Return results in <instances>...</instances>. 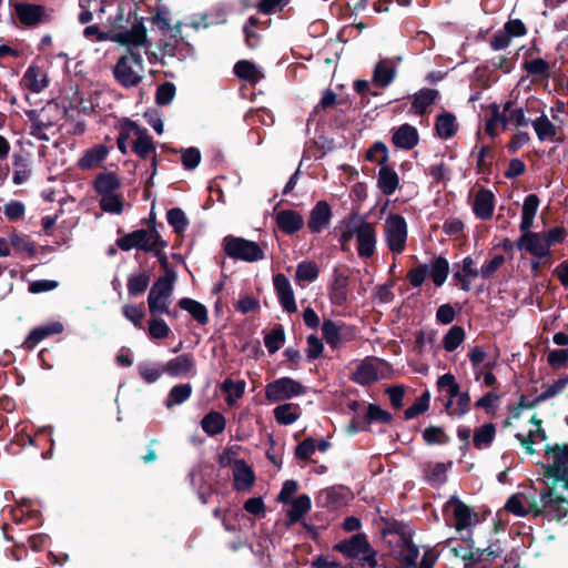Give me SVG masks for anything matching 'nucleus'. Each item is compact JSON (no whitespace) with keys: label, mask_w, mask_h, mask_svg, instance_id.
Wrapping results in <instances>:
<instances>
[{"label":"nucleus","mask_w":568,"mask_h":568,"mask_svg":"<svg viewBox=\"0 0 568 568\" xmlns=\"http://www.w3.org/2000/svg\"><path fill=\"white\" fill-rule=\"evenodd\" d=\"M83 36L90 40L113 41L126 47H144L148 43L146 29L139 17L123 12V30L102 32L98 26H88Z\"/></svg>","instance_id":"nucleus-1"},{"label":"nucleus","mask_w":568,"mask_h":568,"mask_svg":"<svg viewBox=\"0 0 568 568\" xmlns=\"http://www.w3.org/2000/svg\"><path fill=\"white\" fill-rule=\"evenodd\" d=\"M148 44L149 42L143 48ZM138 48L129 47L128 53L120 57L114 65V78L122 87H135L144 79L145 68L141 54L135 51Z\"/></svg>","instance_id":"nucleus-2"},{"label":"nucleus","mask_w":568,"mask_h":568,"mask_svg":"<svg viewBox=\"0 0 568 568\" xmlns=\"http://www.w3.org/2000/svg\"><path fill=\"white\" fill-rule=\"evenodd\" d=\"M176 274L168 271L152 285L148 295V306L152 315L170 314L171 297L173 294Z\"/></svg>","instance_id":"nucleus-3"},{"label":"nucleus","mask_w":568,"mask_h":568,"mask_svg":"<svg viewBox=\"0 0 568 568\" xmlns=\"http://www.w3.org/2000/svg\"><path fill=\"white\" fill-rule=\"evenodd\" d=\"M446 520L457 531L470 530L480 523V517L470 507L464 504L458 497L452 496L443 508Z\"/></svg>","instance_id":"nucleus-4"},{"label":"nucleus","mask_w":568,"mask_h":568,"mask_svg":"<svg viewBox=\"0 0 568 568\" xmlns=\"http://www.w3.org/2000/svg\"><path fill=\"white\" fill-rule=\"evenodd\" d=\"M335 549L348 558L358 559L369 568L377 566L376 551L371 547L364 534H356L348 540L335 545Z\"/></svg>","instance_id":"nucleus-5"},{"label":"nucleus","mask_w":568,"mask_h":568,"mask_svg":"<svg viewBox=\"0 0 568 568\" xmlns=\"http://www.w3.org/2000/svg\"><path fill=\"white\" fill-rule=\"evenodd\" d=\"M384 241L394 255L402 254L406 248L408 236L407 223L398 214H390L385 219L383 226Z\"/></svg>","instance_id":"nucleus-6"},{"label":"nucleus","mask_w":568,"mask_h":568,"mask_svg":"<svg viewBox=\"0 0 568 568\" xmlns=\"http://www.w3.org/2000/svg\"><path fill=\"white\" fill-rule=\"evenodd\" d=\"M223 248L227 256L245 262H257L264 258V250L253 241L236 236H225Z\"/></svg>","instance_id":"nucleus-7"},{"label":"nucleus","mask_w":568,"mask_h":568,"mask_svg":"<svg viewBox=\"0 0 568 568\" xmlns=\"http://www.w3.org/2000/svg\"><path fill=\"white\" fill-rule=\"evenodd\" d=\"M118 246L123 251L139 248L146 252H152L158 246H166V242L162 240L155 229L138 230L126 234L118 240Z\"/></svg>","instance_id":"nucleus-8"},{"label":"nucleus","mask_w":568,"mask_h":568,"mask_svg":"<svg viewBox=\"0 0 568 568\" xmlns=\"http://www.w3.org/2000/svg\"><path fill=\"white\" fill-rule=\"evenodd\" d=\"M60 113V109L54 102L47 103L40 111H30L28 113V118L31 123V135L39 140L48 141L49 136L43 132V130L53 126L57 122V116Z\"/></svg>","instance_id":"nucleus-9"},{"label":"nucleus","mask_w":568,"mask_h":568,"mask_svg":"<svg viewBox=\"0 0 568 568\" xmlns=\"http://www.w3.org/2000/svg\"><path fill=\"white\" fill-rule=\"evenodd\" d=\"M305 393V387L291 377H281L265 387V397L271 403L291 399Z\"/></svg>","instance_id":"nucleus-10"},{"label":"nucleus","mask_w":568,"mask_h":568,"mask_svg":"<svg viewBox=\"0 0 568 568\" xmlns=\"http://www.w3.org/2000/svg\"><path fill=\"white\" fill-rule=\"evenodd\" d=\"M356 232V251L361 258H371L374 256L377 246V233L375 224L366 221L365 219H358Z\"/></svg>","instance_id":"nucleus-11"},{"label":"nucleus","mask_w":568,"mask_h":568,"mask_svg":"<svg viewBox=\"0 0 568 568\" xmlns=\"http://www.w3.org/2000/svg\"><path fill=\"white\" fill-rule=\"evenodd\" d=\"M348 270L346 267L335 266L332 271V278L328 286V297L334 305L342 306L346 303L348 297Z\"/></svg>","instance_id":"nucleus-12"},{"label":"nucleus","mask_w":568,"mask_h":568,"mask_svg":"<svg viewBox=\"0 0 568 568\" xmlns=\"http://www.w3.org/2000/svg\"><path fill=\"white\" fill-rule=\"evenodd\" d=\"M516 245L519 250H525L530 255L542 258L549 255L550 247L544 233H536L527 230L521 232Z\"/></svg>","instance_id":"nucleus-13"},{"label":"nucleus","mask_w":568,"mask_h":568,"mask_svg":"<svg viewBox=\"0 0 568 568\" xmlns=\"http://www.w3.org/2000/svg\"><path fill=\"white\" fill-rule=\"evenodd\" d=\"M129 133H133V151L142 159L152 158V164L155 165V148L146 130L139 126L135 122L129 121Z\"/></svg>","instance_id":"nucleus-14"},{"label":"nucleus","mask_w":568,"mask_h":568,"mask_svg":"<svg viewBox=\"0 0 568 568\" xmlns=\"http://www.w3.org/2000/svg\"><path fill=\"white\" fill-rule=\"evenodd\" d=\"M49 83L48 69L36 62L31 63L27 68L21 79V85L32 93L42 92L49 87Z\"/></svg>","instance_id":"nucleus-15"},{"label":"nucleus","mask_w":568,"mask_h":568,"mask_svg":"<svg viewBox=\"0 0 568 568\" xmlns=\"http://www.w3.org/2000/svg\"><path fill=\"white\" fill-rule=\"evenodd\" d=\"M384 365L378 358L367 357L356 366L352 378L361 385L374 383L383 375Z\"/></svg>","instance_id":"nucleus-16"},{"label":"nucleus","mask_w":568,"mask_h":568,"mask_svg":"<svg viewBox=\"0 0 568 568\" xmlns=\"http://www.w3.org/2000/svg\"><path fill=\"white\" fill-rule=\"evenodd\" d=\"M14 12L19 21L26 27H36L47 18L45 8L40 4L18 2Z\"/></svg>","instance_id":"nucleus-17"},{"label":"nucleus","mask_w":568,"mask_h":568,"mask_svg":"<svg viewBox=\"0 0 568 568\" xmlns=\"http://www.w3.org/2000/svg\"><path fill=\"white\" fill-rule=\"evenodd\" d=\"M274 290L284 311L294 313L297 310L292 285L284 274H276L273 278Z\"/></svg>","instance_id":"nucleus-18"},{"label":"nucleus","mask_w":568,"mask_h":568,"mask_svg":"<svg viewBox=\"0 0 568 568\" xmlns=\"http://www.w3.org/2000/svg\"><path fill=\"white\" fill-rule=\"evenodd\" d=\"M546 458L554 476L568 486V446L556 447L547 452Z\"/></svg>","instance_id":"nucleus-19"},{"label":"nucleus","mask_w":568,"mask_h":568,"mask_svg":"<svg viewBox=\"0 0 568 568\" xmlns=\"http://www.w3.org/2000/svg\"><path fill=\"white\" fill-rule=\"evenodd\" d=\"M163 369L173 377L192 376L195 374V361L191 354H182L166 362Z\"/></svg>","instance_id":"nucleus-20"},{"label":"nucleus","mask_w":568,"mask_h":568,"mask_svg":"<svg viewBox=\"0 0 568 568\" xmlns=\"http://www.w3.org/2000/svg\"><path fill=\"white\" fill-rule=\"evenodd\" d=\"M110 148L104 144H97L87 149L78 160V168L81 170H93L108 158Z\"/></svg>","instance_id":"nucleus-21"},{"label":"nucleus","mask_w":568,"mask_h":568,"mask_svg":"<svg viewBox=\"0 0 568 568\" xmlns=\"http://www.w3.org/2000/svg\"><path fill=\"white\" fill-rule=\"evenodd\" d=\"M392 132V141L396 148L412 150L418 144L419 135L417 129L410 124H402L393 129Z\"/></svg>","instance_id":"nucleus-22"},{"label":"nucleus","mask_w":568,"mask_h":568,"mask_svg":"<svg viewBox=\"0 0 568 568\" xmlns=\"http://www.w3.org/2000/svg\"><path fill=\"white\" fill-rule=\"evenodd\" d=\"M278 229L285 234H294L304 226V217L294 210H281L275 214Z\"/></svg>","instance_id":"nucleus-23"},{"label":"nucleus","mask_w":568,"mask_h":568,"mask_svg":"<svg viewBox=\"0 0 568 568\" xmlns=\"http://www.w3.org/2000/svg\"><path fill=\"white\" fill-rule=\"evenodd\" d=\"M478 276H480V270L476 267V263L471 256L464 257L460 271L453 274V277L458 281L459 287L465 292L471 290V282Z\"/></svg>","instance_id":"nucleus-24"},{"label":"nucleus","mask_w":568,"mask_h":568,"mask_svg":"<svg viewBox=\"0 0 568 568\" xmlns=\"http://www.w3.org/2000/svg\"><path fill=\"white\" fill-rule=\"evenodd\" d=\"M331 217L329 205L325 201H320L311 211L307 226L312 233H321L329 224Z\"/></svg>","instance_id":"nucleus-25"},{"label":"nucleus","mask_w":568,"mask_h":568,"mask_svg":"<svg viewBox=\"0 0 568 568\" xmlns=\"http://www.w3.org/2000/svg\"><path fill=\"white\" fill-rule=\"evenodd\" d=\"M495 209V196L491 191L479 190L474 197V214L481 220H489Z\"/></svg>","instance_id":"nucleus-26"},{"label":"nucleus","mask_w":568,"mask_h":568,"mask_svg":"<svg viewBox=\"0 0 568 568\" xmlns=\"http://www.w3.org/2000/svg\"><path fill=\"white\" fill-rule=\"evenodd\" d=\"M63 331V325L60 322H50L39 327H36L31 331L27 339L24 341V346L29 349H32L43 338L60 334Z\"/></svg>","instance_id":"nucleus-27"},{"label":"nucleus","mask_w":568,"mask_h":568,"mask_svg":"<svg viewBox=\"0 0 568 568\" xmlns=\"http://www.w3.org/2000/svg\"><path fill=\"white\" fill-rule=\"evenodd\" d=\"M530 423L532 427L528 430L527 435L516 434V438L526 448L527 453L532 454L535 450L532 445L541 443L546 439L545 432L541 429V420L535 416L531 417Z\"/></svg>","instance_id":"nucleus-28"},{"label":"nucleus","mask_w":568,"mask_h":568,"mask_svg":"<svg viewBox=\"0 0 568 568\" xmlns=\"http://www.w3.org/2000/svg\"><path fill=\"white\" fill-rule=\"evenodd\" d=\"M541 501L547 511L556 519L565 517L568 513V499L556 495L552 490L542 494Z\"/></svg>","instance_id":"nucleus-29"},{"label":"nucleus","mask_w":568,"mask_h":568,"mask_svg":"<svg viewBox=\"0 0 568 568\" xmlns=\"http://www.w3.org/2000/svg\"><path fill=\"white\" fill-rule=\"evenodd\" d=\"M396 75V63L392 59H383L381 60L375 69L373 74V80L375 84L379 87H387L390 84Z\"/></svg>","instance_id":"nucleus-30"},{"label":"nucleus","mask_w":568,"mask_h":568,"mask_svg":"<svg viewBox=\"0 0 568 568\" xmlns=\"http://www.w3.org/2000/svg\"><path fill=\"white\" fill-rule=\"evenodd\" d=\"M531 125L540 142L555 140L557 135V128L549 120L545 111L541 112L535 120H532Z\"/></svg>","instance_id":"nucleus-31"},{"label":"nucleus","mask_w":568,"mask_h":568,"mask_svg":"<svg viewBox=\"0 0 568 568\" xmlns=\"http://www.w3.org/2000/svg\"><path fill=\"white\" fill-rule=\"evenodd\" d=\"M234 485L237 490H245L254 483V474L251 467L242 459L233 465Z\"/></svg>","instance_id":"nucleus-32"},{"label":"nucleus","mask_w":568,"mask_h":568,"mask_svg":"<svg viewBox=\"0 0 568 568\" xmlns=\"http://www.w3.org/2000/svg\"><path fill=\"white\" fill-rule=\"evenodd\" d=\"M234 73L242 80L255 84L264 78L262 70L248 60H241L234 65Z\"/></svg>","instance_id":"nucleus-33"},{"label":"nucleus","mask_w":568,"mask_h":568,"mask_svg":"<svg viewBox=\"0 0 568 568\" xmlns=\"http://www.w3.org/2000/svg\"><path fill=\"white\" fill-rule=\"evenodd\" d=\"M538 206L539 199L536 194H529L526 196L521 209V221L519 224L521 232H526L532 227Z\"/></svg>","instance_id":"nucleus-34"},{"label":"nucleus","mask_w":568,"mask_h":568,"mask_svg":"<svg viewBox=\"0 0 568 568\" xmlns=\"http://www.w3.org/2000/svg\"><path fill=\"white\" fill-rule=\"evenodd\" d=\"M121 186V181L113 172L100 173L94 180V190L98 194L106 195L115 193Z\"/></svg>","instance_id":"nucleus-35"},{"label":"nucleus","mask_w":568,"mask_h":568,"mask_svg":"<svg viewBox=\"0 0 568 568\" xmlns=\"http://www.w3.org/2000/svg\"><path fill=\"white\" fill-rule=\"evenodd\" d=\"M377 184L383 194L392 195L399 185V178L394 170L383 164L378 172Z\"/></svg>","instance_id":"nucleus-36"},{"label":"nucleus","mask_w":568,"mask_h":568,"mask_svg":"<svg viewBox=\"0 0 568 568\" xmlns=\"http://www.w3.org/2000/svg\"><path fill=\"white\" fill-rule=\"evenodd\" d=\"M398 550H396L397 558L406 566H413L418 558V548L412 542L410 539L399 536Z\"/></svg>","instance_id":"nucleus-37"},{"label":"nucleus","mask_w":568,"mask_h":568,"mask_svg":"<svg viewBox=\"0 0 568 568\" xmlns=\"http://www.w3.org/2000/svg\"><path fill=\"white\" fill-rule=\"evenodd\" d=\"M300 415L301 408L296 404L286 403L274 408V417L280 425H292Z\"/></svg>","instance_id":"nucleus-38"},{"label":"nucleus","mask_w":568,"mask_h":568,"mask_svg":"<svg viewBox=\"0 0 568 568\" xmlns=\"http://www.w3.org/2000/svg\"><path fill=\"white\" fill-rule=\"evenodd\" d=\"M358 215H352L348 219L343 220L339 225V243L343 251L348 250L347 244L352 239H355L358 224Z\"/></svg>","instance_id":"nucleus-39"},{"label":"nucleus","mask_w":568,"mask_h":568,"mask_svg":"<svg viewBox=\"0 0 568 568\" xmlns=\"http://www.w3.org/2000/svg\"><path fill=\"white\" fill-rule=\"evenodd\" d=\"M470 397L466 392H462L455 398L447 399L445 409L450 416H464L469 410Z\"/></svg>","instance_id":"nucleus-40"},{"label":"nucleus","mask_w":568,"mask_h":568,"mask_svg":"<svg viewBox=\"0 0 568 568\" xmlns=\"http://www.w3.org/2000/svg\"><path fill=\"white\" fill-rule=\"evenodd\" d=\"M496 435V427L494 424L488 423L478 427L474 432V446L478 449H486L490 446Z\"/></svg>","instance_id":"nucleus-41"},{"label":"nucleus","mask_w":568,"mask_h":568,"mask_svg":"<svg viewBox=\"0 0 568 568\" xmlns=\"http://www.w3.org/2000/svg\"><path fill=\"white\" fill-rule=\"evenodd\" d=\"M449 272V265L446 258L439 256L428 265V275L436 286H442Z\"/></svg>","instance_id":"nucleus-42"},{"label":"nucleus","mask_w":568,"mask_h":568,"mask_svg":"<svg viewBox=\"0 0 568 568\" xmlns=\"http://www.w3.org/2000/svg\"><path fill=\"white\" fill-rule=\"evenodd\" d=\"M320 268L313 261H303L297 264L295 277L298 283H312L317 280Z\"/></svg>","instance_id":"nucleus-43"},{"label":"nucleus","mask_w":568,"mask_h":568,"mask_svg":"<svg viewBox=\"0 0 568 568\" xmlns=\"http://www.w3.org/2000/svg\"><path fill=\"white\" fill-rule=\"evenodd\" d=\"M311 498L307 495H301L292 501V507L287 511L290 523H297L311 509Z\"/></svg>","instance_id":"nucleus-44"},{"label":"nucleus","mask_w":568,"mask_h":568,"mask_svg":"<svg viewBox=\"0 0 568 568\" xmlns=\"http://www.w3.org/2000/svg\"><path fill=\"white\" fill-rule=\"evenodd\" d=\"M447 465L444 463H428L425 466L424 475L432 485H440L446 481Z\"/></svg>","instance_id":"nucleus-45"},{"label":"nucleus","mask_w":568,"mask_h":568,"mask_svg":"<svg viewBox=\"0 0 568 568\" xmlns=\"http://www.w3.org/2000/svg\"><path fill=\"white\" fill-rule=\"evenodd\" d=\"M192 394V386L190 384H180L171 388L166 399L165 406L172 408L174 405L184 403Z\"/></svg>","instance_id":"nucleus-46"},{"label":"nucleus","mask_w":568,"mask_h":568,"mask_svg":"<svg viewBox=\"0 0 568 568\" xmlns=\"http://www.w3.org/2000/svg\"><path fill=\"white\" fill-rule=\"evenodd\" d=\"M437 94L438 92L433 89L422 90L414 98L410 108L412 112L415 114H422L427 109V106L435 101Z\"/></svg>","instance_id":"nucleus-47"},{"label":"nucleus","mask_w":568,"mask_h":568,"mask_svg":"<svg viewBox=\"0 0 568 568\" xmlns=\"http://www.w3.org/2000/svg\"><path fill=\"white\" fill-rule=\"evenodd\" d=\"M179 305L182 310L187 311L200 324H205L207 322L206 307L201 303L185 297L180 300Z\"/></svg>","instance_id":"nucleus-48"},{"label":"nucleus","mask_w":568,"mask_h":568,"mask_svg":"<svg viewBox=\"0 0 568 568\" xmlns=\"http://www.w3.org/2000/svg\"><path fill=\"white\" fill-rule=\"evenodd\" d=\"M201 425L206 434L216 435L224 429L225 418L220 413L211 412L202 419Z\"/></svg>","instance_id":"nucleus-49"},{"label":"nucleus","mask_w":568,"mask_h":568,"mask_svg":"<svg viewBox=\"0 0 568 568\" xmlns=\"http://www.w3.org/2000/svg\"><path fill=\"white\" fill-rule=\"evenodd\" d=\"M436 132L442 139H448L456 132L455 116L452 113H443L436 120Z\"/></svg>","instance_id":"nucleus-50"},{"label":"nucleus","mask_w":568,"mask_h":568,"mask_svg":"<svg viewBox=\"0 0 568 568\" xmlns=\"http://www.w3.org/2000/svg\"><path fill=\"white\" fill-rule=\"evenodd\" d=\"M343 327V324H338L329 320L323 322L322 333L328 345L336 347L341 343V332Z\"/></svg>","instance_id":"nucleus-51"},{"label":"nucleus","mask_w":568,"mask_h":568,"mask_svg":"<svg viewBox=\"0 0 568 568\" xmlns=\"http://www.w3.org/2000/svg\"><path fill=\"white\" fill-rule=\"evenodd\" d=\"M222 390L226 394V402L229 405H233L239 398H241L245 390V382L232 381L226 378L222 384Z\"/></svg>","instance_id":"nucleus-52"},{"label":"nucleus","mask_w":568,"mask_h":568,"mask_svg":"<svg viewBox=\"0 0 568 568\" xmlns=\"http://www.w3.org/2000/svg\"><path fill=\"white\" fill-rule=\"evenodd\" d=\"M13 176L12 181L14 184L20 185L27 182L31 175V169L28 161L19 155H16L13 159Z\"/></svg>","instance_id":"nucleus-53"},{"label":"nucleus","mask_w":568,"mask_h":568,"mask_svg":"<svg viewBox=\"0 0 568 568\" xmlns=\"http://www.w3.org/2000/svg\"><path fill=\"white\" fill-rule=\"evenodd\" d=\"M437 386L440 392H445L447 399L455 398L462 393L455 376L450 373L442 375L437 381Z\"/></svg>","instance_id":"nucleus-54"},{"label":"nucleus","mask_w":568,"mask_h":568,"mask_svg":"<svg viewBox=\"0 0 568 568\" xmlns=\"http://www.w3.org/2000/svg\"><path fill=\"white\" fill-rule=\"evenodd\" d=\"M284 339L285 334L283 327L281 325H276L265 335L264 344L270 353H275L282 347Z\"/></svg>","instance_id":"nucleus-55"},{"label":"nucleus","mask_w":568,"mask_h":568,"mask_svg":"<svg viewBox=\"0 0 568 568\" xmlns=\"http://www.w3.org/2000/svg\"><path fill=\"white\" fill-rule=\"evenodd\" d=\"M100 207L106 213L121 214L124 209V203L119 194L112 193L101 196Z\"/></svg>","instance_id":"nucleus-56"},{"label":"nucleus","mask_w":568,"mask_h":568,"mask_svg":"<svg viewBox=\"0 0 568 568\" xmlns=\"http://www.w3.org/2000/svg\"><path fill=\"white\" fill-rule=\"evenodd\" d=\"M140 376L149 384L156 382L164 372L163 365L153 363H140L138 365Z\"/></svg>","instance_id":"nucleus-57"},{"label":"nucleus","mask_w":568,"mask_h":568,"mask_svg":"<svg viewBox=\"0 0 568 568\" xmlns=\"http://www.w3.org/2000/svg\"><path fill=\"white\" fill-rule=\"evenodd\" d=\"M150 284V276L145 272L132 275L128 280V292L132 296L142 294Z\"/></svg>","instance_id":"nucleus-58"},{"label":"nucleus","mask_w":568,"mask_h":568,"mask_svg":"<svg viewBox=\"0 0 568 568\" xmlns=\"http://www.w3.org/2000/svg\"><path fill=\"white\" fill-rule=\"evenodd\" d=\"M464 338V329L460 326H453L443 338L444 348L447 352H453L463 343Z\"/></svg>","instance_id":"nucleus-59"},{"label":"nucleus","mask_w":568,"mask_h":568,"mask_svg":"<svg viewBox=\"0 0 568 568\" xmlns=\"http://www.w3.org/2000/svg\"><path fill=\"white\" fill-rule=\"evenodd\" d=\"M170 327L162 320L153 315V317L149 322L148 334L151 339H163L170 335Z\"/></svg>","instance_id":"nucleus-60"},{"label":"nucleus","mask_w":568,"mask_h":568,"mask_svg":"<svg viewBox=\"0 0 568 568\" xmlns=\"http://www.w3.org/2000/svg\"><path fill=\"white\" fill-rule=\"evenodd\" d=\"M529 503L521 494L513 495L506 503V509L516 516H525L529 511Z\"/></svg>","instance_id":"nucleus-61"},{"label":"nucleus","mask_w":568,"mask_h":568,"mask_svg":"<svg viewBox=\"0 0 568 568\" xmlns=\"http://www.w3.org/2000/svg\"><path fill=\"white\" fill-rule=\"evenodd\" d=\"M505 111H508L509 119L516 126H528L532 122V120L525 114V109L523 106H515L513 102L505 104Z\"/></svg>","instance_id":"nucleus-62"},{"label":"nucleus","mask_w":568,"mask_h":568,"mask_svg":"<svg viewBox=\"0 0 568 568\" xmlns=\"http://www.w3.org/2000/svg\"><path fill=\"white\" fill-rule=\"evenodd\" d=\"M166 219L176 233L184 232L189 224L185 213L178 207L171 209L166 214Z\"/></svg>","instance_id":"nucleus-63"},{"label":"nucleus","mask_w":568,"mask_h":568,"mask_svg":"<svg viewBox=\"0 0 568 568\" xmlns=\"http://www.w3.org/2000/svg\"><path fill=\"white\" fill-rule=\"evenodd\" d=\"M568 385V376L555 381L544 387V390L538 395V400H547L561 393Z\"/></svg>","instance_id":"nucleus-64"}]
</instances>
